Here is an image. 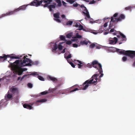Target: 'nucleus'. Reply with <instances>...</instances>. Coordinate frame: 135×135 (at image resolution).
Wrapping results in <instances>:
<instances>
[{"label":"nucleus","instance_id":"nucleus-1","mask_svg":"<svg viewBox=\"0 0 135 135\" xmlns=\"http://www.w3.org/2000/svg\"><path fill=\"white\" fill-rule=\"evenodd\" d=\"M24 64L22 62H20V60H17L12 65V68L16 73H18V75H21L23 71L27 70V68H21L25 66H24Z\"/></svg>","mask_w":135,"mask_h":135},{"label":"nucleus","instance_id":"nucleus-2","mask_svg":"<svg viewBox=\"0 0 135 135\" xmlns=\"http://www.w3.org/2000/svg\"><path fill=\"white\" fill-rule=\"evenodd\" d=\"M51 0H41L39 1L38 0H34L29 5L31 6L38 7L40 5L44 7H47L49 10L51 11Z\"/></svg>","mask_w":135,"mask_h":135},{"label":"nucleus","instance_id":"nucleus-3","mask_svg":"<svg viewBox=\"0 0 135 135\" xmlns=\"http://www.w3.org/2000/svg\"><path fill=\"white\" fill-rule=\"evenodd\" d=\"M99 75V74H94L92 76L91 79H88L86 80L83 84V85L84 86L83 89L86 90L91 84H93L94 85H96L97 80H98V81H100V79L97 78Z\"/></svg>","mask_w":135,"mask_h":135},{"label":"nucleus","instance_id":"nucleus-4","mask_svg":"<svg viewBox=\"0 0 135 135\" xmlns=\"http://www.w3.org/2000/svg\"><path fill=\"white\" fill-rule=\"evenodd\" d=\"M86 66L89 68H91L93 67L97 69V70H99L100 73L102 72V65L97 60H94L91 63L88 64Z\"/></svg>","mask_w":135,"mask_h":135},{"label":"nucleus","instance_id":"nucleus-5","mask_svg":"<svg viewBox=\"0 0 135 135\" xmlns=\"http://www.w3.org/2000/svg\"><path fill=\"white\" fill-rule=\"evenodd\" d=\"M116 51L120 54H123L124 55L128 56L131 58L135 57V51L127 50L125 51L121 50L117 48Z\"/></svg>","mask_w":135,"mask_h":135},{"label":"nucleus","instance_id":"nucleus-6","mask_svg":"<svg viewBox=\"0 0 135 135\" xmlns=\"http://www.w3.org/2000/svg\"><path fill=\"white\" fill-rule=\"evenodd\" d=\"M22 56H11L10 55H6L5 54H3L2 56H0V62L4 61L6 60L8 57H10L11 59H21V57Z\"/></svg>","mask_w":135,"mask_h":135},{"label":"nucleus","instance_id":"nucleus-7","mask_svg":"<svg viewBox=\"0 0 135 135\" xmlns=\"http://www.w3.org/2000/svg\"><path fill=\"white\" fill-rule=\"evenodd\" d=\"M60 85H59L53 89H51V97L52 96H55L57 94L60 93L59 91L57 90V88L60 87Z\"/></svg>","mask_w":135,"mask_h":135},{"label":"nucleus","instance_id":"nucleus-8","mask_svg":"<svg viewBox=\"0 0 135 135\" xmlns=\"http://www.w3.org/2000/svg\"><path fill=\"white\" fill-rule=\"evenodd\" d=\"M25 59V60L24 61V63L29 62L31 63L32 65H37L39 64V62L38 61H32L29 59L26 58Z\"/></svg>","mask_w":135,"mask_h":135},{"label":"nucleus","instance_id":"nucleus-9","mask_svg":"<svg viewBox=\"0 0 135 135\" xmlns=\"http://www.w3.org/2000/svg\"><path fill=\"white\" fill-rule=\"evenodd\" d=\"M10 92L13 94H17L18 93V90L17 88H15L14 86H12L10 89Z\"/></svg>","mask_w":135,"mask_h":135},{"label":"nucleus","instance_id":"nucleus-10","mask_svg":"<svg viewBox=\"0 0 135 135\" xmlns=\"http://www.w3.org/2000/svg\"><path fill=\"white\" fill-rule=\"evenodd\" d=\"M17 12L16 9H15L13 11L7 12L5 14H3L1 15V17H3L8 15H10L15 14L16 12Z\"/></svg>","mask_w":135,"mask_h":135},{"label":"nucleus","instance_id":"nucleus-11","mask_svg":"<svg viewBox=\"0 0 135 135\" xmlns=\"http://www.w3.org/2000/svg\"><path fill=\"white\" fill-rule=\"evenodd\" d=\"M118 18H114L113 17H111V21L110 22V23L109 25V27L110 29L112 27V25H111V22H113L114 23H117V22L119 21L118 20Z\"/></svg>","mask_w":135,"mask_h":135},{"label":"nucleus","instance_id":"nucleus-12","mask_svg":"<svg viewBox=\"0 0 135 135\" xmlns=\"http://www.w3.org/2000/svg\"><path fill=\"white\" fill-rule=\"evenodd\" d=\"M118 39L116 37H114L113 39L110 38L109 39V44H115L117 42Z\"/></svg>","mask_w":135,"mask_h":135},{"label":"nucleus","instance_id":"nucleus-13","mask_svg":"<svg viewBox=\"0 0 135 135\" xmlns=\"http://www.w3.org/2000/svg\"><path fill=\"white\" fill-rule=\"evenodd\" d=\"M29 5V4L27 5H24L23 6H20L18 8L16 9L17 12L19 11L20 10L23 11L26 9V7Z\"/></svg>","mask_w":135,"mask_h":135},{"label":"nucleus","instance_id":"nucleus-14","mask_svg":"<svg viewBox=\"0 0 135 135\" xmlns=\"http://www.w3.org/2000/svg\"><path fill=\"white\" fill-rule=\"evenodd\" d=\"M83 13H84V15H85L87 18H90L89 12L87 9L83 11Z\"/></svg>","mask_w":135,"mask_h":135},{"label":"nucleus","instance_id":"nucleus-15","mask_svg":"<svg viewBox=\"0 0 135 135\" xmlns=\"http://www.w3.org/2000/svg\"><path fill=\"white\" fill-rule=\"evenodd\" d=\"M23 106L24 108L28 109H31L33 108V107L31 106L30 105L27 104L25 103L23 105Z\"/></svg>","mask_w":135,"mask_h":135},{"label":"nucleus","instance_id":"nucleus-16","mask_svg":"<svg viewBox=\"0 0 135 135\" xmlns=\"http://www.w3.org/2000/svg\"><path fill=\"white\" fill-rule=\"evenodd\" d=\"M119 34L121 36V38H122V40H120V41H126L127 40V38L125 35H124V34H123L122 33H121V32H120Z\"/></svg>","mask_w":135,"mask_h":135},{"label":"nucleus","instance_id":"nucleus-17","mask_svg":"<svg viewBox=\"0 0 135 135\" xmlns=\"http://www.w3.org/2000/svg\"><path fill=\"white\" fill-rule=\"evenodd\" d=\"M75 86H74L71 87L70 89V93L79 90V89L78 88H75Z\"/></svg>","mask_w":135,"mask_h":135},{"label":"nucleus","instance_id":"nucleus-18","mask_svg":"<svg viewBox=\"0 0 135 135\" xmlns=\"http://www.w3.org/2000/svg\"><path fill=\"white\" fill-rule=\"evenodd\" d=\"M125 18V16L123 14H121L119 17L118 18V20L119 21H120L124 19Z\"/></svg>","mask_w":135,"mask_h":135},{"label":"nucleus","instance_id":"nucleus-19","mask_svg":"<svg viewBox=\"0 0 135 135\" xmlns=\"http://www.w3.org/2000/svg\"><path fill=\"white\" fill-rule=\"evenodd\" d=\"M90 43V42L88 41L85 40L83 41H81L80 42V44L82 45H87L88 43Z\"/></svg>","mask_w":135,"mask_h":135},{"label":"nucleus","instance_id":"nucleus-20","mask_svg":"<svg viewBox=\"0 0 135 135\" xmlns=\"http://www.w3.org/2000/svg\"><path fill=\"white\" fill-rule=\"evenodd\" d=\"M77 61L78 62L79 64H78V68H80L82 67L83 65V63H82L81 61L77 60Z\"/></svg>","mask_w":135,"mask_h":135},{"label":"nucleus","instance_id":"nucleus-21","mask_svg":"<svg viewBox=\"0 0 135 135\" xmlns=\"http://www.w3.org/2000/svg\"><path fill=\"white\" fill-rule=\"evenodd\" d=\"M64 43V42L59 43V44L58 45V46H57L59 50H62L63 48V46L62 45H61V44Z\"/></svg>","mask_w":135,"mask_h":135},{"label":"nucleus","instance_id":"nucleus-22","mask_svg":"<svg viewBox=\"0 0 135 135\" xmlns=\"http://www.w3.org/2000/svg\"><path fill=\"white\" fill-rule=\"evenodd\" d=\"M47 101V100L46 99H42L40 100H38L36 101V102L37 103H43Z\"/></svg>","mask_w":135,"mask_h":135},{"label":"nucleus","instance_id":"nucleus-23","mask_svg":"<svg viewBox=\"0 0 135 135\" xmlns=\"http://www.w3.org/2000/svg\"><path fill=\"white\" fill-rule=\"evenodd\" d=\"M51 81H52L54 83H56L57 81V79L56 78L51 76Z\"/></svg>","mask_w":135,"mask_h":135},{"label":"nucleus","instance_id":"nucleus-24","mask_svg":"<svg viewBox=\"0 0 135 135\" xmlns=\"http://www.w3.org/2000/svg\"><path fill=\"white\" fill-rule=\"evenodd\" d=\"M56 2L58 3V6L60 7L62 5L61 1L60 0H55Z\"/></svg>","mask_w":135,"mask_h":135},{"label":"nucleus","instance_id":"nucleus-25","mask_svg":"<svg viewBox=\"0 0 135 135\" xmlns=\"http://www.w3.org/2000/svg\"><path fill=\"white\" fill-rule=\"evenodd\" d=\"M26 57H28V56L27 55H26L25 56H23V58L22 59V60H20V62H22L23 63H24V61L25 60V59H28V58H27Z\"/></svg>","mask_w":135,"mask_h":135},{"label":"nucleus","instance_id":"nucleus-26","mask_svg":"<svg viewBox=\"0 0 135 135\" xmlns=\"http://www.w3.org/2000/svg\"><path fill=\"white\" fill-rule=\"evenodd\" d=\"M60 14L59 13H55L54 14V17L56 18H59V17Z\"/></svg>","mask_w":135,"mask_h":135},{"label":"nucleus","instance_id":"nucleus-27","mask_svg":"<svg viewBox=\"0 0 135 135\" xmlns=\"http://www.w3.org/2000/svg\"><path fill=\"white\" fill-rule=\"evenodd\" d=\"M60 38L61 40L65 41H66L65 39V37L63 35H61L60 36Z\"/></svg>","mask_w":135,"mask_h":135},{"label":"nucleus","instance_id":"nucleus-28","mask_svg":"<svg viewBox=\"0 0 135 135\" xmlns=\"http://www.w3.org/2000/svg\"><path fill=\"white\" fill-rule=\"evenodd\" d=\"M50 93V91H44L42 92H41V95H45L48 93Z\"/></svg>","mask_w":135,"mask_h":135},{"label":"nucleus","instance_id":"nucleus-29","mask_svg":"<svg viewBox=\"0 0 135 135\" xmlns=\"http://www.w3.org/2000/svg\"><path fill=\"white\" fill-rule=\"evenodd\" d=\"M96 43H93L91 44L90 45L89 47L91 48H93L95 47Z\"/></svg>","mask_w":135,"mask_h":135},{"label":"nucleus","instance_id":"nucleus-30","mask_svg":"<svg viewBox=\"0 0 135 135\" xmlns=\"http://www.w3.org/2000/svg\"><path fill=\"white\" fill-rule=\"evenodd\" d=\"M58 47L56 45L54 46V48L52 50V51L53 52H55V51L57 49Z\"/></svg>","mask_w":135,"mask_h":135},{"label":"nucleus","instance_id":"nucleus-31","mask_svg":"<svg viewBox=\"0 0 135 135\" xmlns=\"http://www.w3.org/2000/svg\"><path fill=\"white\" fill-rule=\"evenodd\" d=\"M38 75V74H37V73L36 72H34L30 74V75H31L37 77V75Z\"/></svg>","mask_w":135,"mask_h":135},{"label":"nucleus","instance_id":"nucleus-32","mask_svg":"<svg viewBox=\"0 0 135 135\" xmlns=\"http://www.w3.org/2000/svg\"><path fill=\"white\" fill-rule=\"evenodd\" d=\"M72 36V34L71 33H70L66 35V37L67 38H71Z\"/></svg>","mask_w":135,"mask_h":135},{"label":"nucleus","instance_id":"nucleus-33","mask_svg":"<svg viewBox=\"0 0 135 135\" xmlns=\"http://www.w3.org/2000/svg\"><path fill=\"white\" fill-rule=\"evenodd\" d=\"M7 98L8 99H11L12 98V95L9 94H8L7 95Z\"/></svg>","mask_w":135,"mask_h":135},{"label":"nucleus","instance_id":"nucleus-34","mask_svg":"<svg viewBox=\"0 0 135 135\" xmlns=\"http://www.w3.org/2000/svg\"><path fill=\"white\" fill-rule=\"evenodd\" d=\"M73 22L72 21H68L66 23V25H71L73 24Z\"/></svg>","mask_w":135,"mask_h":135},{"label":"nucleus","instance_id":"nucleus-35","mask_svg":"<svg viewBox=\"0 0 135 135\" xmlns=\"http://www.w3.org/2000/svg\"><path fill=\"white\" fill-rule=\"evenodd\" d=\"M38 79L40 80H42V81H44V78L42 76H39V75H37V77Z\"/></svg>","mask_w":135,"mask_h":135},{"label":"nucleus","instance_id":"nucleus-36","mask_svg":"<svg viewBox=\"0 0 135 135\" xmlns=\"http://www.w3.org/2000/svg\"><path fill=\"white\" fill-rule=\"evenodd\" d=\"M67 61L71 65V66L73 67V68H75V65L72 62L69 61L68 60H67Z\"/></svg>","mask_w":135,"mask_h":135},{"label":"nucleus","instance_id":"nucleus-37","mask_svg":"<svg viewBox=\"0 0 135 135\" xmlns=\"http://www.w3.org/2000/svg\"><path fill=\"white\" fill-rule=\"evenodd\" d=\"M66 1L71 4L74 2V1L73 0H66Z\"/></svg>","mask_w":135,"mask_h":135},{"label":"nucleus","instance_id":"nucleus-38","mask_svg":"<svg viewBox=\"0 0 135 135\" xmlns=\"http://www.w3.org/2000/svg\"><path fill=\"white\" fill-rule=\"evenodd\" d=\"M76 37L78 38H80L81 37V36L79 35L78 33H77L76 34Z\"/></svg>","mask_w":135,"mask_h":135},{"label":"nucleus","instance_id":"nucleus-39","mask_svg":"<svg viewBox=\"0 0 135 135\" xmlns=\"http://www.w3.org/2000/svg\"><path fill=\"white\" fill-rule=\"evenodd\" d=\"M78 30H81L83 29V26L80 24L79 26Z\"/></svg>","mask_w":135,"mask_h":135},{"label":"nucleus","instance_id":"nucleus-40","mask_svg":"<svg viewBox=\"0 0 135 135\" xmlns=\"http://www.w3.org/2000/svg\"><path fill=\"white\" fill-rule=\"evenodd\" d=\"M79 6L81 7L84 8V11L87 9L86 8L85 6H84L83 4H82L81 5H80V6Z\"/></svg>","mask_w":135,"mask_h":135},{"label":"nucleus","instance_id":"nucleus-41","mask_svg":"<svg viewBox=\"0 0 135 135\" xmlns=\"http://www.w3.org/2000/svg\"><path fill=\"white\" fill-rule=\"evenodd\" d=\"M72 42L71 41H66V44H67L70 45L71 44Z\"/></svg>","mask_w":135,"mask_h":135},{"label":"nucleus","instance_id":"nucleus-42","mask_svg":"<svg viewBox=\"0 0 135 135\" xmlns=\"http://www.w3.org/2000/svg\"><path fill=\"white\" fill-rule=\"evenodd\" d=\"M32 65V64L31 63L29 62V63L26 64L24 65V66H31Z\"/></svg>","mask_w":135,"mask_h":135},{"label":"nucleus","instance_id":"nucleus-43","mask_svg":"<svg viewBox=\"0 0 135 135\" xmlns=\"http://www.w3.org/2000/svg\"><path fill=\"white\" fill-rule=\"evenodd\" d=\"M28 86L30 88H32V84L31 83H29L27 84Z\"/></svg>","mask_w":135,"mask_h":135},{"label":"nucleus","instance_id":"nucleus-44","mask_svg":"<svg viewBox=\"0 0 135 135\" xmlns=\"http://www.w3.org/2000/svg\"><path fill=\"white\" fill-rule=\"evenodd\" d=\"M80 24V23H76L74 25V26L76 27H78L79 26Z\"/></svg>","mask_w":135,"mask_h":135},{"label":"nucleus","instance_id":"nucleus-45","mask_svg":"<svg viewBox=\"0 0 135 135\" xmlns=\"http://www.w3.org/2000/svg\"><path fill=\"white\" fill-rule=\"evenodd\" d=\"M95 47H96V49H99L101 48L98 45V44L96 43Z\"/></svg>","mask_w":135,"mask_h":135},{"label":"nucleus","instance_id":"nucleus-46","mask_svg":"<svg viewBox=\"0 0 135 135\" xmlns=\"http://www.w3.org/2000/svg\"><path fill=\"white\" fill-rule=\"evenodd\" d=\"M132 7L129 6L128 7H126L125 8V9L127 10H130L131 9Z\"/></svg>","mask_w":135,"mask_h":135},{"label":"nucleus","instance_id":"nucleus-47","mask_svg":"<svg viewBox=\"0 0 135 135\" xmlns=\"http://www.w3.org/2000/svg\"><path fill=\"white\" fill-rule=\"evenodd\" d=\"M71 57V55L70 54H69L68 56L66 57L65 56V57L67 59H68L70 58Z\"/></svg>","mask_w":135,"mask_h":135},{"label":"nucleus","instance_id":"nucleus-48","mask_svg":"<svg viewBox=\"0 0 135 135\" xmlns=\"http://www.w3.org/2000/svg\"><path fill=\"white\" fill-rule=\"evenodd\" d=\"M78 6H80V5L78 4L77 3L74 4L73 5V6L74 7H77Z\"/></svg>","mask_w":135,"mask_h":135},{"label":"nucleus","instance_id":"nucleus-49","mask_svg":"<svg viewBox=\"0 0 135 135\" xmlns=\"http://www.w3.org/2000/svg\"><path fill=\"white\" fill-rule=\"evenodd\" d=\"M127 57H126V56H124L122 58V60L123 61H126V60H127Z\"/></svg>","mask_w":135,"mask_h":135},{"label":"nucleus","instance_id":"nucleus-50","mask_svg":"<svg viewBox=\"0 0 135 135\" xmlns=\"http://www.w3.org/2000/svg\"><path fill=\"white\" fill-rule=\"evenodd\" d=\"M98 71L99 72V74H101V75H100V76L99 77V78H100L101 77H102L103 76V74L102 73H103V72L102 73H100V71H99V70H98Z\"/></svg>","mask_w":135,"mask_h":135},{"label":"nucleus","instance_id":"nucleus-51","mask_svg":"<svg viewBox=\"0 0 135 135\" xmlns=\"http://www.w3.org/2000/svg\"><path fill=\"white\" fill-rule=\"evenodd\" d=\"M28 75H24L22 77V78L21 79V80H22L25 77H26Z\"/></svg>","mask_w":135,"mask_h":135},{"label":"nucleus","instance_id":"nucleus-52","mask_svg":"<svg viewBox=\"0 0 135 135\" xmlns=\"http://www.w3.org/2000/svg\"><path fill=\"white\" fill-rule=\"evenodd\" d=\"M62 3L63 5L65 7H66V3L64 1H62Z\"/></svg>","mask_w":135,"mask_h":135},{"label":"nucleus","instance_id":"nucleus-53","mask_svg":"<svg viewBox=\"0 0 135 135\" xmlns=\"http://www.w3.org/2000/svg\"><path fill=\"white\" fill-rule=\"evenodd\" d=\"M118 15V13H115L113 15V16L112 17H116Z\"/></svg>","mask_w":135,"mask_h":135},{"label":"nucleus","instance_id":"nucleus-54","mask_svg":"<svg viewBox=\"0 0 135 135\" xmlns=\"http://www.w3.org/2000/svg\"><path fill=\"white\" fill-rule=\"evenodd\" d=\"M78 46V45L76 44H73V46L74 47H77Z\"/></svg>","mask_w":135,"mask_h":135},{"label":"nucleus","instance_id":"nucleus-55","mask_svg":"<svg viewBox=\"0 0 135 135\" xmlns=\"http://www.w3.org/2000/svg\"><path fill=\"white\" fill-rule=\"evenodd\" d=\"M55 20L57 22H61V20L59 19H55Z\"/></svg>","mask_w":135,"mask_h":135},{"label":"nucleus","instance_id":"nucleus-56","mask_svg":"<svg viewBox=\"0 0 135 135\" xmlns=\"http://www.w3.org/2000/svg\"><path fill=\"white\" fill-rule=\"evenodd\" d=\"M95 3V1L94 0L90 1L89 3L90 4H93Z\"/></svg>","mask_w":135,"mask_h":135},{"label":"nucleus","instance_id":"nucleus-57","mask_svg":"<svg viewBox=\"0 0 135 135\" xmlns=\"http://www.w3.org/2000/svg\"><path fill=\"white\" fill-rule=\"evenodd\" d=\"M115 31V30H114V28H112L111 29V30L110 31V32H114Z\"/></svg>","mask_w":135,"mask_h":135},{"label":"nucleus","instance_id":"nucleus-58","mask_svg":"<svg viewBox=\"0 0 135 135\" xmlns=\"http://www.w3.org/2000/svg\"><path fill=\"white\" fill-rule=\"evenodd\" d=\"M107 26V23L106 22L105 23L104 25V27H106Z\"/></svg>","mask_w":135,"mask_h":135},{"label":"nucleus","instance_id":"nucleus-59","mask_svg":"<svg viewBox=\"0 0 135 135\" xmlns=\"http://www.w3.org/2000/svg\"><path fill=\"white\" fill-rule=\"evenodd\" d=\"M132 65L133 66L135 67V60H134V62L132 64Z\"/></svg>","mask_w":135,"mask_h":135},{"label":"nucleus","instance_id":"nucleus-60","mask_svg":"<svg viewBox=\"0 0 135 135\" xmlns=\"http://www.w3.org/2000/svg\"><path fill=\"white\" fill-rule=\"evenodd\" d=\"M65 49H64L61 52V53H65Z\"/></svg>","mask_w":135,"mask_h":135},{"label":"nucleus","instance_id":"nucleus-61","mask_svg":"<svg viewBox=\"0 0 135 135\" xmlns=\"http://www.w3.org/2000/svg\"><path fill=\"white\" fill-rule=\"evenodd\" d=\"M61 17L62 18H64L65 17V16L64 15H63L61 16Z\"/></svg>","mask_w":135,"mask_h":135},{"label":"nucleus","instance_id":"nucleus-62","mask_svg":"<svg viewBox=\"0 0 135 135\" xmlns=\"http://www.w3.org/2000/svg\"><path fill=\"white\" fill-rule=\"evenodd\" d=\"M55 7V6H54V5H52V4H51V8H54Z\"/></svg>","mask_w":135,"mask_h":135},{"label":"nucleus","instance_id":"nucleus-63","mask_svg":"<svg viewBox=\"0 0 135 135\" xmlns=\"http://www.w3.org/2000/svg\"><path fill=\"white\" fill-rule=\"evenodd\" d=\"M21 78L20 77H19L17 79V80H19Z\"/></svg>","mask_w":135,"mask_h":135},{"label":"nucleus","instance_id":"nucleus-64","mask_svg":"<svg viewBox=\"0 0 135 135\" xmlns=\"http://www.w3.org/2000/svg\"><path fill=\"white\" fill-rule=\"evenodd\" d=\"M117 37L118 38H120V36L119 35H117Z\"/></svg>","mask_w":135,"mask_h":135}]
</instances>
